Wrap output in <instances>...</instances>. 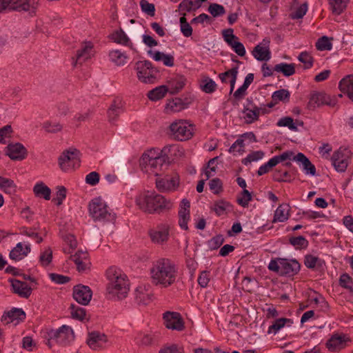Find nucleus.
Listing matches in <instances>:
<instances>
[{
    "label": "nucleus",
    "instance_id": "f257e3e1",
    "mask_svg": "<svg viewBox=\"0 0 353 353\" xmlns=\"http://www.w3.org/2000/svg\"><path fill=\"white\" fill-rule=\"evenodd\" d=\"M152 283L155 285L168 288L172 285L178 275L176 265L169 259L156 261L150 268Z\"/></svg>",
    "mask_w": 353,
    "mask_h": 353
},
{
    "label": "nucleus",
    "instance_id": "f03ea898",
    "mask_svg": "<svg viewBox=\"0 0 353 353\" xmlns=\"http://www.w3.org/2000/svg\"><path fill=\"white\" fill-rule=\"evenodd\" d=\"M106 275L109 281L106 290L110 298L117 300L125 298L130 290L127 276L114 267L108 268Z\"/></svg>",
    "mask_w": 353,
    "mask_h": 353
},
{
    "label": "nucleus",
    "instance_id": "7ed1b4c3",
    "mask_svg": "<svg viewBox=\"0 0 353 353\" xmlns=\"http://www.w3.org/2000/svg\"><path fill=\"white\" fill-rule=\"evenodd\" d=\"M136 204L140 210L149 214L161 213L172 207V203L162 195L149 192L137 196Z\"/></svg>",
    "mask_w": 353,
    "mask_h": 353
},
{
    "label": "nucleus",
    "instance_id": "20e7f679",
    "mask_svg": "<svg viewBox=\"0 0 353 353\" xmlns=\"http://www.w3.org/2000/svg\"><path fill=\"white\" fill-rule=\"evenodd\" d=\"M89 213L94 221H114L116 214L108 209L106 203L99 197L92 199L88 205Z\"/></svg>",
    "mask_w": 353,
    "mask_h": 353
},
{
    "label": "nucleus",
    "instance_id": "39448f33",
    "mask_svg": "<svg viewBox=\"0 0 353 353\" xmlns=\"http://www.w3.org/2000/svg\"><path fill=\"white\" fill-rule=\"evenodd\" d=\"M38 3V0H0V13L6 9L34 13Z\"/></svg>",
    "mask_w": 353,
    "mask_h": 353
},
{
    "label": "nucleus",
    "instance_id": "423d86ee",
    "mask_svg": "<svg viewBox=\"0 0 353 353\" xmlns=\"http://www.w3.org/2000/svg\"><path fill=\"white\" fill-rule=\"evenodd\" d=\"M80 152L77 149L64 151L59 157V165L61 170L68 172L80 166Z\"/></svg>",
    "mask_w": 353,
    "mask_h": 353
},
{
    "label": "nucleus",
    "instance_id": "0eeeda50",
    "mask_svg": "<svg viewBox=\"0 0 353 353\" xmlns=\"http://www.w3.org/2000/svg\"><path fill=\"white\" fill-rule=\"evenodd\" d=\"M170 130L174 139L177 141H187L193 136V126L184 120L172 123Z\"/></svg>",
    "mask_w": 353,
    "mask_h": 353
},
{
    "label": "nucleus",
    "instance_id": "6e6552de",
    "mask_svg": "<svg viewBox=\"0 0 353 353\" xmlns=\"http://www.w3.org/2000/svg\"><path fill=\"white\" fill-rule=\"evenodd\" d=\"M141 161L143 164H145L147 172L152 173L155 176L160 175V172L168 167L165 159L161 155L153 157L144 154L142 156Z\"/></svg>",
    "mask_w": 353,
    "mask_h": 353
},
{
    "label": "nucleus",
    "instance_id": "1a4fd4ad",
    "mask_svg": "<svg viewBox=\"0 0 353 353\" xmlns=\"http://www.w3.org/2000/svg\"><path fill=\"white\" fill-rule=\"evenodd\" d=\"M48 336L56 341L57 343L65 346L74 339L72 329L68 325H62L57 330H51Z\"/></svg>",
    "mask_w": 353,
    "mask_h": 353
},
{
    "label": "nucleus",
    "instance_id": "9d476101",
    "mask_svg": "<svg viewBox=\"0 0 353 353\" xmlns=\"http://www.w3.org/2000/svg\"><path fill=\"white\" fill-rule=\"evenodd\" d=\"M152 63L149 61H139L135 63V70L137 72L139 80L144 83H153L154 77L151 74Z\"/></svg>",
    "mask_w": 353,
    "mask_h": 353
},
{
    "label": "nucleus",
    "instance_id": "9b49d317",
    "mask_svg": "<svg viewBox=\"0 0 353 353\" xmlns=\"http://www.w3.org/2000/svg\"><path fill=\"white\" fill-rule=\"evenodd\" d=\"M163 320L165 327L168 329L181 331L184 329V322L178 312H166L163 314Z\"/></svg>",
    "mask_w": 353,
    "mask_h": 353
},
{
    "label": "nucleus",
    "instance_id": "f8f14e48",
    "mask_svg": "<svg viewBox=\"0 0 353 353\" xmlns=\"http://www.w3.org/2000/svg\"><path fill=\"white\" fill-rule=\"evenodd\" d=\"M349 151L339 148L332 157V164L338 172H345L348 165Z\"/></svg>",
    "mask_w": 353,
    "mask_h": 353
},
{
    "label": "nucleus",
    "instance_id": "ddd939ff",
    "mask_svg": "<svg viewBox=\"0 0 353 353\" xmlns=\"http://www.w3.org/2000/svg\"><path fill=\"white\" fill-rule=\"evenodd\" d=\"M93 45L90 41L83 42L80 48L77 51L75 57H72L73 65H82L85 61L91 58Z\"/></svg>",
    "mask_w": 353,
    "mask_h": 353
},
{
    "label": "nucleus",
    "instance_id": "4468645a",
    "mask_svg": "<svg viewBox=\"0 0 353 353\" xmlns=\"http://www.w3.org/2000/svg\"><path fill=\"white\" fill-rule=\"evenodd\" d=\"M92 296L91 289L81 284L77 285L73 288V298L80 304L87 305Z\"/></svg>",
    "mask_w": 353,
    "mask_h": 353
},
{
    "label": "nucleus",
    "instance_id": "2eb2a0df",
    "mask_svg": "<svg viewBox=\"0 0 353 353\" xmlns=\"http://www.w3.org/2000/svg\"><path fill=\"white\" fill-rule=\"evenodd\" d=\"M322 105L334 106L335 102L332 101L329 95L323 92H314L311 94L310 100L307 104V108L310 110H314L316 107Z\"/></svg>",
    "mask_w": 353,
    "mask_h": 353
},
{
    "label": "nucleus",
    "instance_id": "dca6fc26",
    "mask_svg": "<svg viewBox=\"0 0 353 353\" xmlns=\"http://www.w3.org/2000/svg\"><path fill=\"white\" fill-rule=\"evenodd\" d=\"M6 154L12 160L21 161L26 158L28 151L20 143H10L6 147Z\"/></svg>",
    "mask_w": 353,
    "mask_h": 353
},
{
    "label": "nucleus",
    "instance_id": "f3484780",
    "mask_svg": "<svg viewBox=\"0 0 353 353\" xmlns=\"http://www.w3.org/2000/svg\"><path fill=\"white\" fill-rule=\"evenodd\" d=\"M160 335L157 332L139 333L135 338L136 344L139 347H148L157 345Z\"/></svg>",
    "mask_w": 353,
    "mask_h": 353
},
{
    "label": "nucleus",
    "instance_id": "a211bd4d",
    "mask_svg": "<svg viewBox=\"0 0 353 353\" xmlns=\"http://www.w3.org/2000/svg\"><path fill=\"white\" fill-rule=\"evenodd\" d=\"M108 341L107 336L97 331L88 333L86 343L94 350H99L103 348V345Z\"/></svg>",
    "mask_w": 353,
    "mask_h": 353
},
{
    "label": "nucleus",
    "instance_id": "6ab92c4d",
    "mask_svg": "<svg viewBox=\"0 0 353 353\" xmlns=\"http://www.w3.org/2000/svg\"><path fill=\"white\" fill-rule=\"evenodd\" d=\"M281 268V276H292L299 272L301 265L295 259H282Z\"/></svg>",
    "mask_w": 353,
    "mask_h": 353
},
{
    "label": "nucleus",
    "instance_id": "aec40b11",
    "mask_svg": "<svg viewBox=\"0 0 353 353\" xmlns=\"http://www.w3.org/2000/svg\"><path fill=\"white\" fill-rule=\"evenodd\" d=\"M179 185V176H165L163 179H157L156 180V185L159 190L169 191L174 190Z\"/></svg>",
    "mask_w": 353,
    "mask_h": 353
},
{
    "label": "nucleus",
    "instance_id": "412c9836",
    "mask_svg": "<svg viewBox=\"0 0 353 353\" xmlns=\"http://www.w3.org/2000/svg\"><path fill=\"white\" fill-rule=\"evenodd\" d=\"M14 293L19 296L28 299L32 293V288L25 282L17 279H9Z\"/></svg>",
    "mask_w": 353,
    "mask_h": 353
},
{
    "label": "nucleus",
    "instance_id": "4be33fe9",
    "mask_svg": "<svg viewBox=\"0 0 353 353\" xmlns=\"http://www.w3.org/2000/svg\"><path fill=\"white\" fill-rule=\"evenodd\" d=\"M183 155V149L176 144L165 145L161 151V156L165 159L168 163L170 161Z\"/></svg>",
    "mask_w": 353,
    "mask_h": 353
},
{
    "label": "nucleus",
    "instance_id": "5701e85b",
    "mask_svg": "<svg viewBox=\"0 0 353 353\" xmlns=\"http://www.w3.org/2000/svg\"><path fill=\"white\" fill-rule=\"evenodd\" d=\"M190 201L183 199L181 202V208L179 211V223L180 227L185 230H188V222L190 219Z\"/></svg>",
    "mask_w": 353,
    "mask_h": 353
},
{
    "label": "nucleus",
    "instance_id": "b1692460",
    "mask_svg": "<svg viewBox=\"0 0 353 353\" xmlns=\"http://www.w3.org/2000/svg\"><path fill=\"white\" fill-rule=\"evenodd\" d=\"M26 318L25 312L21 308H12L11 310L5 312L3 315L1 316V321L6 324H8L14 321H17L19 323V321H23Z\"/></svg>",
    "mask_w": 353,
    "mask_h": 353
},
{
    "label": "nucleus",
    "instance_id": "393cba45",
    "mask_svg": "<svg viewBox=\"0 0 353 353\" xmlns=\"http://www.w3.org/2000/svg\"><path fill=\"white\" fill-rule=\"evenodd\" d=\"M232 207L230 202L224 199H219L214 202L213 205L210 207V210L214 212L217 216H221L232 211Z\"/></svg>",
    "mask_w": 353,
    "mask_h": 353
},
{
    "label": "nucleus",
    "instance_id": "a878e982",
    "mask_svg": "<svg viewBox=\"0 0 353 353\" xmlns=\"http://www.w3.org/2000/svg\"><path fill=\"white\" fill-rule=\"evenodd\" d=\"M152 294L145 286H139L135 290V300L137 304L146 305L152 301Z\"/></svg>",
    "mask_w": 353,
    "mask_h": 353
},
{
    "label": "nucleus",
    "instance_id": "bb28decb",
    "mask_svg": "<svg viewBox=\"0 0 353 353\" xmlns=\"http://www.w3.org/2000/svg\"><path fill=\"white\" fill-rule=\"evenodd\" d=\"M292 160L302 164L303 169L305 174H310L312 176L316 174L315 166L310 162L309 159L304 154L299 152L296 156L293 157Z\"/></svg>",
    "mask_w": 353,
    "mask_h": 353
},
{
    "label": "nucleus",
    "instance_id": "cd10ccee",
    "mask_svg": "<svg viewBox=\"0 0 353 353\" xmlns=\"http://www.w3.org/2000/svg\"><path fill=\"white\" fill-rule=\"evenodd\" d=\"M190 103L191 100L190 99L175 98L167 103L165 108L168 111L170 110L172 112H177L187 108Z\"/></svg>",
    "mask_w": 353,
    "mask_h": 353
},
{
    "label": "nucleus",
    "instance_id": "c85d7f7f",
    "mask_svg": "<svg viewBox=\"0 0 353 353\" xmlns=\"http://www.w3.org/2000/svg\"><path fill=\"white\" fill-rule=\"evenodd\" d=\"M30 252V245H27L25 248L23 247L21 243H18L17 245L10 251V258L14 261H20L23 257L26 256Z\"/></svg>",
    "mask_w": 353,
    "mask_h": 353
},
{
    "label": "nucleus",
    "instance_id": "c756f323",
    "mask_svg": "<svg viewBox=\"0 0 353 353\" xmlns=\"http://www.w3.org/2000/svg\"><path fill=\"white\" fill-rule=\"evenodd\" d=\"M339 89L347 94L349 99L353 101V75H348L342 79L339 85Z\"/></svg>",
    "mask_w": 353,
    "mask_h": 353
},
{
    "label": "nucleus",
    "instance_id": "7c9ffc66",
    "mask_svg": "<svg viewBox=\"0 0 353 353\" xmlns=\"http://www.w3.org/2000/svg\"><path fill=\"white\" fill-rule=\"evenodd\" d=\"M243 113L245 114V123L247 124H251L259 120L260 110L256 105H253V108H250L248 105H245L243 110Z\"/></svg>",
    "mask_w": 353,
    "mask_h": 353
},
{
    "label": "nucleus",
    "instance_id": "2f4dec72",
    "mask_svg": "<svg viewBox=\"0 0 353 353\" xmlns=\"http://www.w3.org/2000/svg\"><path fill=\"white\" fill-rule=\"evenodd\" d=\"M345 336H332L326 343V347L330 351H338L343 349L346 344Z\"/></svg>",
    "mask_w": 353,
    "mask_h": 353
},
{
    "label": "nucleus",
    "instance_id": "473e14b6",
    "mask_svg": "<svg viewBox=\"0 0 353 353\" xmlns=\"http://www.w3.org/2000/svg\"><path fill=\"white\" fill-rule=\"evenodd\" d=\"M112 39L119 44L128 46L130 49L135 50L133 43L122 29L115 31L112 34Z\"/></svg>",
    "mask_w": 353,
    "mask_h": 353
},
{
    "label": "nucleus",
    "instance_id": "72a5a7b5",
    "mask_svg": "<svg viewBox=\"0 0 353 353\" xmlns=\"http://www.w3.org/2000/svg\"><path fill=\"white\" fill-rule=\"evenodd\" d=\"M168 227L163 225L159 227L157 230L151 232L150 237L153 242L161 243L168 240Z\"/></svg>",
    "mask_w": 353,
    "mask_h": 353
},
{
    "label": "nucleus",
    "instance_id": "f704fd0d",
    "mask_svg": "<svg viewBox=\"0 0 353 353\" xmlns=\"http://www.w3.org/2000/svg\"><path fill=\"white\" fill-rule=\"evenodd\" d=\"M186 79L183 76H177L169 82V92L172 94L178 93L185 85Z\"/></svg>",
    "mask_w": 353,
    "mask_h": 353
},
{
    "label": "nucleus",
    "instance_id": "c9c22d12",
    "mask_svg": "<svg viewBox=\"0 0 353 353\" xmlns=\"http://www.w3.org/2000/svg\"><path fill=\"white\" fill-rule=\"evenodd\" d=\"M290 207L288 205H280L274 212L272 223L284 222L289 219Z\"/></svg>",
    "mask_w": 353,
    "mask_h": 353
},
{
    "label": "nucleus",
    "instance_id": "e433bc0d",
    "mask_svg": "<svg viewBox=\"0 0 353 353\" xmlns=\"http://www.w3.org/2000/svg\"><path fill=\"white\" fill-rule=\"evenodd\" d=\"M252 54L258 61H268L270 59V51L268 47L256 46L252 51Z\"/></svg>",
    "mask_w": 353,
    "mask_h": 353
},
{
    "label": "nucleus",
    "instance_id": "4c0bfd02",
    "mask_svg": "<svg viewBox=\"0 0 353 353\" xmlns=\"http://www.w3.org/2000/svg\"><path fill=\"white\" fill-rule=\"evenodd\" d=\"M168 92L167 86L160 85L149 91L147 96L151 101H155L163 99Z\"/></svg>",
    "mask_w": 353,
    "mask_h": 353
},
{
    "label": "nucleus",
    "instance_id": "58836bf2",
    "mask_svg": "<svg viewBox=\"0 0 353 353\" xmlns=\"http://www.w3.org/2000/svg\"><path fill=\"white\" fill-rule=\"evenodd\" d=\"M110 60L118 66L127 63L128 57L119 50H112L109 53Z\"/></svg>",
    "mask_w": 353,
    "mask_h": 353
},
{
    "label": "nucleus",
    "instance_id": "ea45409f",
    "mask_svg": "<svg viewBox=\"0 0 353 353\" xmlns=\"http://www.w3.org/2000/svg\"><path fill=\"white\" fill-rule=\"evenodd\" d=\"M63 241L65 246L63 247V251L65 254H72L77 247V241L75 236L72 234H67L63 236Z\"/></svg>",
    "mask_w": 353,
    "mask_h": 353
},
{
    "label": "nucleus",
    "instance_id": "a19ab883",
    "mask_svg": "<svg viewBox=\"0 0 353 353\" xmlns=\"http://www.w3.org/2000/svg\"><path fill=\"white\" fill-rule=\"evenodd\" d=\"M274 71L281 72L285 77L295 74V65L294 63H281L274 67Z\"/></svg>",
    "mask_w": 353,
    "mask_h": 353
},
{
    "label": "nucleus",
    "instance_id": "79ce46f5",
    "mask_svg": "<svg viewBox=\"0 0 353 353\" xmlns=\"http://www.w3.org/2000/svg\"><path fill=\"white\" fill-rule=\"evenodd\" d=\"M293 323V321L290 319L287 318H280L274 321L272 325H270L268 328V332L274 333L276 334L279 330L283 328L285 325L288 326H291Z\"/></svg>",
    "mask_w": 353,
    "mask_h": 353
},
{
    "label": "nucleus",
    "instance_id": "37998d69",
    "mask_svg": "<svg viewBox=\"0 0 353 353\" xmlns=\"http://www.w3.org/2000/svg\"><path fill=\"white\" fill-rule=\"evenodd\" d=\"M33 192L37 196L43 197L46 200H50L51 190L43 182L37 183L33 188Z\"/></svg>",
    "mask_w": 353,
    "mask_h": 353
},
{
    "label": "nucleus",
    "instance_id": "c03bdc74",
    "mask_svg": "<svg viewBox=\"0 0 353 353\" xmlns=\"http://www.w3.org/2000/svg\"><path fill=\"white\" fill-rule=\"evenodd\" d=\"M217 85L210 77L204 76L201 81L200 88L205 93H212L216 89Z\"/></svg>",
    "mask_w": 353,
    "mask_h": 353
},
{
    "label": "nucleus",
    "instance_id": "a18cd8bd",
    "mask_svg": "<svg viewBox=\"0 0 353 353\" xmlns=\"http://www.w3.org/2000/svg\"><path fill=\"white\" fill-rule=\"evenodd\" d=\"M0 188L6 193L12 194L16 192L17 185L14 181L0 176Z\"/></svg>",
    "mask_w": 353,
    "mask_h": 353
},
{
    "label": "nucleus",
    "instance_id": "49530a36",
    "mask_svg": "<svg viewBox=\"0 0 353 353\" xmlns=\"http://www.w3.org/2000/svg\"><path fill=\"white\" fill-rule=\"evenodd\" d=\"M304 264L310 269L321 268L323 267L324 261L316 256L308 254L305 256Z\"/></svg>",
    "mask_w": 353,
    "mask_h": 353
},
{
    "label": "nucleus",
    "instance_id": "de8ad7c7",
    "mask_svg": "<svg viewBox=\"0 0 353 353\" xmlns=\"http://www.w3.org/2000/svg\"><path fill=\"white\" fill-rule=\"evenodd\" d=\"M349 0H330V5L332 12L340 14L346 8Z\"/></svg>",
    "mask_w": 353,
    "mask_h": 353
},
{
    "label": "nucleus",
    "instance_id": "09e8293b",
    "mask_svg": "<svg viewBox=\"0 0 353 353\" xmlns=\"http://www.w3.org/2000/svg\"><path fill=\"white\" fill-rule=\"evenodd\" d=\"M70 314L73 319L83 321L86 314V310L85 309L81 307L78 305H76L74 304H71L70 306Z\"/></svg>",
    "mask_w": 353,
    "mask_h": 353
},
{
    "label": "nucleus",
    "instance_id": "8fccbe9b",
    "mask_svg": "<svg viewBox=\"0 0 353 353\" xmlns=\"http://www.w3.org/2000/svg\"><path fill=\"white\" fill-rule=\"evenodd\" d=\"M289 242L296 249L306 248L309 243L308 241L302 236L290 237Z\"/></svg>",
    "mask_w": 353,
    "mask_h": 353
},
{
    "label": "nucleus",
    "instance_id": "3c124183",
    "mask_svg": "<svg viewBox=\"0 0 353 353\" xmlns=\"http://www.w3.org/2000/svg\"><path fill=\"white\" fill-rule=\"evenodd\" d=\"M273 180L278 182H290L291 175L288 171L276 169L273 174Z\"/></svg>",
    "mask_w": 353,
    "mask_h": 353
},
{
    "label": "nucleus",
    "instance_id": "603ef678",
    "mask_svg": "<svg viewBox=\"0 0 353 353\" xmlns=\"http://www.w3.org/2000/svg\"><path fill=\"white\" fill-rule=\"evenodd\" d=\"M315 46L318 50H330L332 48V44L327 37L323 36L317 40Z\"/></svg>",
    "mask_w": 353,
    "mask_h": 353
},
{
    "label": "nucleus",
    "instance_id": "864d4df0",
    "mask_svg": "<svg viewBox=\"0 0 353 353\" xmlns=\"http://www.w3.org/2000/svg\"><path fill=\"white\" fill-rule=\"evenodd\" d=\"M290 92L285 89H281L273 92L272 99L276 101H288L290 99Z\"/></svg>",
    "mask_w": 353,
    "mask_h": 353
},
{
    "label": "nucleus",
    "instance_id": "5fc2aeb1",
    "mask_svg": "<svg viewBox=\"0 0 353 353\" xmlns=\"http://www.w3.org/2000/svg\"><path fill=\"white\" fill-rule=\"evenodd\" d=\"M307 10V4L303 3L294 10H292L290 13V17L292 19H299L303 17Z\"/></svg>",
    "mask_w": 353,
    "mask_h": 353
},
{
    "label": "nucleus",
    "instance_id": "6e6d98bb",
    "mask_svg": "<svg viewBox=\"0 0 353 353\" xmlns=\"http://www.w3.org/2000/svg\"><path fill=\"white\" fill-rule=\"evenodd\" d=\"M252 199L251 193L248 190L244 189L241 193V196L236 199V202L241 206L245 208L248 206Z\"/></svg>",
    "mask_w": 353,
    "mask_h": 353
},
{
    "label": "nucleus",
    "instance_id": "4d7b16f0",
    "mask_svg": "<svg viewBox=\"0 0 353 353\" xmlns=\"http://www.w3.org/2000/svg\"><path fill=\"white\" fill-rule=\"evenodd\" d=\"M43 128L48 133H57L61 131L63 125L59 122L47 121L43 123Z\"/></svg>",
    "mask_w": 353,
    "mask_h": 353
},
{
    "label": "nucleus",
    "instance_id": "13d9d810",
    "mask_svg": "<svg viewBox=\"0 0 353 353\" xmlns=\"http://www.w3.org/2000/svg\"><path fill=\"white\" fill-rule=\"evenodd\" d=\"M298 59L304 64L305 69H309L312 67L314 59L308 52H303L300 53Z\"/></svg>",
    "mask_w": 353,
    "mask_h": 353
},
{
    "label": "nucleus",
    "instance_id": "bf43d9fd",
    "mask_svg": "<svg viewBox=\"0 0 353 353\" xmlns=\"http://www.w3.org/2000/svg\"><path fill=\"white\" fill-rule=\"evenodd\" d=\"M209 12L214 17H219L225 13V8L218 3H211L208 7Z\"/></svg>",
    "mask_w": 353,
    "mask_h": 353
},
{
    "label": "nucleus",
    "instance_id": "052dcab7",
    "mask_svg": "<svg viewBox=\"0 0 353 353\" xmlns=\"http://www.w3.org/2000/svg\"><path fill=\"white\" fill-rule=\"evenodd\" d=\"M264 156V152L263 151H254L250 153L246 158L243 159L242 163L244 165H248L253 161H258L261 159Z\"/></svg>",
    "mask_w": 353,
    "mask_h": 353
},
{
    "label": "nucleus",
    "instance_id": "680f3d73",
    "mask_svg": "<svg viewBox=\"0 0 353 353\" xmlns=\"http://www.w3.org/2000/svg\"><path fill=\"white\" fill-rule=\"evenodd\" d=\"M277 125L279 127H288L291 130L297 131V127L294 123L293 119L290 117L280 119L277 122Z\"/></svg>",
    "mask_w": 353,
    "mask_h": 353
},
{
    "label": "nucleus",
    "instance_id": "e2e57ef3",
    "mask_svg": "<svg viewBox=\"0 0 353 353\" xmlns=\"http://www.w3.org/2000/svg\"><path fill=\"white\" fill-rule=\"evenodd\" d=\"M209 187L215 194H219L223 192V183L219 178H214L210 180Z\"/></svg>",
    "mask_w": 353,
    "mask_h": 353
},
{
    "label": "nucleus",
    "instance_id": "0e129e2a",
    "mask_svg": "<svg viewBox=\"0 0 353 353\" xmlns=\"http://www.w3.org/2000/svg\"><path fill=\"white\" fill-rule=\"evenodd\" d=\"M52 259V251L48 248L42 253H41L39 256V261L43 266L48 265Z\"/></svg>",
    "mask_w": 353,
    "mask_h": 353
},
{
    "label": "nucleus",
    "instance_id": "69168bd1",
    "mask_svg": "<svg viewBox=\"0 0 353 353\" xmlns=\"http://www.w3.org/2000/svg\"><path fill=\"white\" fill-rule=\"evenodd\" d=\"M140 6L143 12L151 17L154 16L155 7L153 3H149L147 0H141Z\"/></svg>",
    "mask_w": 353,
    "mask_h": 353
},
{
    "label": "nucleus",
    "instance_id": "338daca9",
    "mask_svg": "<svg viewBox=\"0 0 353 353\" xmlns=\"http://www.w3.org/2000/svg\"><path fill=\"white\" fill-rule=\"evenodd\" d=\"M88 253L82 250H78L74 254L70 256V259L74 261L75 264L83 261H88Z\"/></svg>",
    "mask_w": 353,
    "mask_h": 353
},
{
    "label": "nucleus",
    "instance_id": "774afa93",
    "mask_svg": "<svg viewBox=\"0 0 353 353\" xmlns=\"http://www.w3.org/2000/svg\"><path fill=\"white\" fill-rule=\"evenodd\" d=\"M339 284L342 288L350 292L352 285H353V280L347 274H343L340 277Z\"/></svg>",
    "mask_w": 353,
    "mask_h": 353
}]
</instances>
